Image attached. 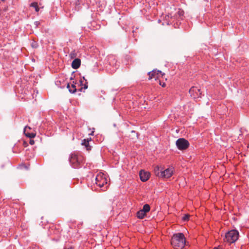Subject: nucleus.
Instances as JSON below:
<instances>
[{
    "label": "nucleus",
    "instance_id": "1",
    "mask_svg": "<svg viewBox=\"0 0 249 249\" xmlns=\"http://www.w3.org/2000/svg\"><path fill=\"white\" fill-rule=\"evenodd\" d=\"M171 242L174 249H182L185 245L186 239L182 233H177L173 235Z\"/></svg>",
    "mask_w": 249,
    "mask_h": 249
},
{
    "label": "nucleus",
    "instance_id": "2",
    "mask_svg": "<svg viewBox=\"0 0 249 249\" xmlns=\"http://www.w3.org/2000/svg\"><path fill=\"white\" fill-rule=\"evenodd\" d=\"M238 236L239 232L237 230H231L225 234L224 241L229 244L233 243L238 239Z\"/></svg>",
    "mask_w": 249,
    "mask_h": 249
},
{
    "label": "nucleus",
    "instance_id": "3",
    "mask_svg": "<svg viewBox=\"0 0 249 249\" xmlns=\"http://www.w3.org/2000/svg\"><path fill=\"white\" fill-rule=\"evenodd\" d=\"M95 183L100 188L103 187V190L107 188V179L106 176L102 173L98 174L95 178Z\"/></svg>",
    "mask_w": 249,
    "mask_h": 249
},
{
    "label": "nucleus",
    "instance_id": "4",
    "mask_svg": "<svg viewBox=\"0 0 249 249\" xmlns=\"http://www.w3.org/2000/svg\"><path fill=\"white\" fill-rule=\"evenodd\" d=\"M70 162L71 166L75 168H78L83 162L84 158L81 155L72 154L69 159Z\"/></svg>",
    "mask_w": 249,
    "mask_h": 249
},
{
    "label": "nucleus",
    "instance_id": "5",
    "mask_svg": "<svg viewBox=\"0 0 249 249\" xmlns=\"http://www.w3.org/2000/svg\"><path fill=\"white\" fill-rule=\"evenodd\" d=\"M176 145L178 149L184 150L188 147L189 143L185 139L180 138L176 141Z\"/></svg>",
    "mask_w": 249,
    "mask_h": 249
},
{
    "label": "nucleus",
    "instance_id": "6",
    "mask_svg": "<svg viewBox=\"0 0 249 249\" xmlns=\"http://www.w3.org/2000/svg\"><path fill=\"white\" fill-rule=\"evenodd\" d=\"M189 93L194 99L201 97V92L198 87H192L189 90Z\"/></svg>",
    "mask_w": 249,
    "mask_h": 249
},
{
    "label": "nucleus",
    "instance_id": "7",
    "mask_svg": "<svg viewBox=\"0 0 249 249\" xmlns=\"http://www.w3.org/2000/svg\"><path fill=\"white\" fill-rule=\"evenodd\" d=\"M174 172V168L172 166H170L164 170H162L161 178H169L173 175Z\"/></svg>",
    "mask_w": 249,
    "mask_h": 249
},
{
    "label": "nucleus",
    "instance_id": "8",
    "mask_svg": "<svg viewBox=\"0 0 249 249\" xmlns=\"http://www.w3.org/2000/svg\"><path fill=\"white\" fill-rule=\"evenodd\" d=\"M149 79H151L154 78L155 80L159 78L160 76H162L163 74L161 71L153 70L148 73Z\"/></svg>",
    "mask_w": 249,
    "mask_h": 249
},
{
    "label": "nucleus",
    "instance_id": "9",
    "mask_svg": "<svg viewBox=\"0 0 249 249\" xmlns=\"http://www.w3.org/2000/svg\"><path fill=\"white\" fill-rule=\"evenodd\" d=\"M139 175L141 180L143 182L147 181L150 177V173L143 170L140 172Z\"/></svg>",
    "mask_w": 249,
    "mask_h": 249
},
{
    "label": "nucleus",
    "instance_id": "10",
    "mask_svg": "<svg viewBox=\"0 0 249 249\" xmlns=\"http://www.w3.org/2000/svg\"><path fill=\"white\" fill-rule=\"evenodd\" d=\"M184 11L179 9L177 12L176 14L174 16V18L179 21V20H182L184 17Z\"/></svg>",
    "mask_w": 249,
    "mask_h": 249
},
{
    "label": "nucleus",
    "instance_id": "11",
    "mask_svg": "<svg viewBox=\"0 0 249 249\" xmlns=\"http://www.w3.org/2000/svg\"><path fill=\"white\" fill-rule=\"evenodd\" d=\"M81 65V60L78 58H76L73 60L71 63V67L74 69H78Z\"/></svg>",
    "mask_w": 249,
    "mask_h": 249
},
{
    "label": "nucleus",
    "instance_id": "12",
    "mask_svg": "<svg viewBox=\"0 0 249 249\" xmlns=\"http://www.w3.org/2000/svg\"><path fill=\"white\" fill-rule=\"evenodd\" d=\"M162 168H161V167H160L159 166H156L155 167L154 173L157 176L161 178V176H162Z\"/></svg>",
    "mask_w": 249,
    "mask_h": 249
},
{
    "label": "nucleus",
    "instance_id": "13",
    "mask_svg": "<svg viewBox=\"0 0 249 249\" xmlns=\"http://www.w3.org/2000/svg\"><path fill=\"white\" fill-rule=\"evenodd\" d=\"M67 88L69 89V90L71 93H74L76 91V86L74 84L70 85L69 84L67 85Z\"/></svg>",
    "mask_w": 249,
    "mask_h": 249
},
{
    "label": "nucleus",
    "instance_id": "14",
    "mask_svg": "<svg viewBox=\"0 0 249 249\" xmlns=\"http://www.w3.org/2000/svg\"><path fill=\"white\" fill-rule=\"evenodd\" d=\"M82 144L86 147L88 151L91 149V147L89 145V141L88 140L84 139L82 141Z\"/></svg>",
    "mask_w": 249,
    "mask_h": 249
},
{
    "label": "nucleus",
    "instance_id": "15",
    "mask_svg": "<svg viewBox=\"0 0 249 249\" xmlns=\"http://www.w3.org/2000/svg\"><path fill=\"white\" fill-rule=\"evenodd\" d=\"M27 128L30 129V127H27V126H26L24 128V133H25L26 136H27L28 137L30 138H34L36 136V134L35 133H28V132L26 133V129Z\"/></svg>",
    "mask_w": 249,
    "mask_h": 249
},
{
    "label": "nucleus",
    "instance_id": "16",
    "mask_svg": "<svg viewBox=\"0 0 249 249\" xmlns=\"http://www.w3.org/2000/svg\"><path fill=\"white\" fill-rule=\"evenodd\" d=\"M145 213L142 210L139 211L137 213V217L140 219H142L145 216Z\"/></svg>",
    "mask_w": 249,
    "mask_h": 249
},
{
    "label": "nucleus",
    "instance_id": "17",
    "mask_svg": "<svg viewBox=\"0 0 249 249\" xmlns=\"http://www.w3.org/2000/svg\"><path fill=\"white\" fill-rule=\"evenodd\" d=\"M30 6V7L34 8L36 12H38L39 11V7H38V3L37 2H33Z\"/></svg>",
    "mask_w": 249,
    "mask_h": 249
},
{
    "label": "nucleus",
    "instance_id": "18",
    "mask_svg": "<svg viewBox=\"0 0 249 249\" xmlns=\"http://www.w3.org/2000/svg\"><path fill=\"white\" fill-rule=\"evenodd\" d=\"M150 207L148 204H145L143 206L142 209V210L145 213L148 212L150 211Z\"/></svg>",
    "mask_w": 249,
    "mask_h": 249
},
{
    "label": "nucleus",
    "instance_id": "19",
    "mask_svg": "<svg viewBox=\"0 0 249 249\" xmlns=\"http://www.w3.org/2000/svg\"><path fill=\"white\" fill-rule=\"evenodd\" d=\"M189 217H190V215L188 214H185L183 217H182V220L184 221H188L189 219Z\"/></svg>",
    "mask_w": 249,
    "mask_h": 249
},
{
    "label": "nucleus",
    "instance_id": "20",
    "mask_svg": "<svg viewBox=\"0 0 249 249\" xmlns=\"http://www.w3.org/2000/svg\"><path fill=\"white\" fill-rule=\"evenodd\" d=\"M84 80H85V83L84 84V87L83 88L84 89H87L88 88V82H87V80L85 79V78H83Z\"/></svg>",
    "mask_w": 249,
    "mask_h": 249
},
{
    "label": "nucleus",
    "instance_id": "21",
    "mask_svg": "<svg viewBox=\"0 0 249 249\" xmlns=\"http://www.w3.org/2000/svg\"><path fill=\"white\" fill-rule=\"evenodd\" d=\"M70 56L71 58H73L75 56L74 53H71L70 54Z\"/></svg>",
    "mask_w": 249,
    "mask_h": 249
},
{
    "label": "nucleus",
    "instance_id": "22",
    "mask_svg": "<svg viewBox=\"0 0 249 249\" xmlns=\"http://www.w3.org/2000/svg\"><path fill=\"white\" fill-rule=\"evenodd\" d=\"M160 84L162 87H165V86H166V84L165 83H162L160 81Z\"/></svg>",
    "mask_w": 249,
    "mask_h": 249
},
{
    "label": "nucleus",
    "instance_id": "23",
    "mask_svg": "<svg viewBox=\"0 0 249 249\" xmlns=\"http://www.w3.org/2000/svg\"><path fill=\"white\" fill-rule=\"evenodd\" d=\"M213 249H223V248L220 246H218V247L214 248Z\"/></svg>",
    "mask_w": 249,
    "mask_h": 249
},
{
    "label": "nucleus",
    "instance_id": "24",
    "mask_svg": "<svg viewBox=\"0 0 249 249\" xmlns=\"http://www.w3.org/2000/svg\"><path fill=\"white\" fill-rule=\"evenodd\" d=\"M30 143L31 144H34V141L31 140L30 142Z\"/></svg>",
    "mask_w": 249,
    "mask_h": 249
},
{
    "label": "nucleus",
    "instance_id": "25",
    "mask_svg": "<svg viewBox=\"0 0 249 249\" xmlns=\"http://www.w3.org/2000/svg\"><path fill=\"white\" fill-rule=\"evenodd\" d=\"M80 81L81 84V85H83V81H82V80H81V79L80 80Z\"/></svg>",
    "mask_w": 249,
    "mask_h": 249
},
{
    "label": "nucleus",
    "instance_id": "26",
    "mask_svg": "<svg viewBox=\"0 0 249 249\" xmlns=\"http://www.w3.org/2000/svg\"><path fill=\"white\" fill-rule=\"evenodd\" d=\"M73 249L71 247V248H69L68 249Z\"/></svg>",
    "mask_w": 249,
    "mask_h": 249
},
{
    "label": "nucleus",
    "instance_id": "27",
    "mask_svg": "<svg viewBox=\"0 0 249 249\" xmlns=\"http://www.w3.org/2000/svg\"><path fill=\"white\" fill-rule=\"evenodd\" d=\"M35 23H36V25H37V22H36Z\"/></svg>",
    "mask_w": 249,
    "mask_h": 249
},
{
    "label": "nucleus",
    "instance_id": "28",
    "mask_svg": "<svg viewBox=\"0 0 249 249\" xmlns=\"http://www.w3.org/2000/svg\"><path fill=\"white\" fill-rule=\"evenodd\" d=\"M35 249H37V248H35Z\"/></svg>",
    "mask_w": 249,
    "mask_h": 249
}]
</instances>
